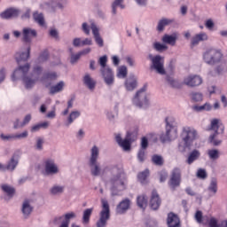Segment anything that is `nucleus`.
I'll return each mask as SVG.
<instances>
[{
	"mask_svg": "<svg viewBox=\"0 0 227 227\" xmlns=\"http://www.w3.org/2000/svg\"><path fill=\"white\" fill-rule=\"evenodd\" d=\"M110 173L109 184L112 196H118L121 191L127 189L125 173L118 165H108L104 168L103 173Z\"/></svg>",
	"mask_w": 227,
	"mask_h": 227,
	"instance_id": "nucleus-1",
	"label": "nucleus"
},
{
	"mask_svg": "<svg viewBox=\"0 0 227 227\" xmlns=\"http://www.w3.org/2000/svg\"><path fill=\"white\" fill-rule=\"evenodd\" d=\"M31 66L26 64L25 66H20L12 74V80L17 81V79H22L25 88L31 90L37 81H40V74H42V67L35 66L31 74H27Z\"/></svg>",
	"mask_w": 227,
	"mask_h": 227,
	"instance_id": "nucleus-2",
	"label": "nucleus"
},
{
	"mask_svg": "<svg viewBox=\"0 0 227 227\" xmlns=\"http://www.w3.org/2000/svg\"><path fill=\"white\" fill-rule=\"evenodd\" d=\"M224 124L221 121V119L214 118L211 119L210 124L207 127V130L213 133L210 134L208 137V143L213 146H220L223 144V140L217 138L219 135L224 134Z\"/></svg>",
	"mask_w": 227,
	"mask_h": 227,
	"instance_id": "nucleus-3",
	"label": "nucleus"
},
{
	"mask_svg": "<svg viewBox=\"0 0 227 227\" xmlns=\"http://www.w3.org/2000/svg\"><path fill=\"white\" fill-rule=\"evenodd\" d=\"M196 136H198V132L196 129L191 127H186L183 129L182 134H181V142H179L178 145V150L179 152H185V150H191V146H192V143L194 139H196Z\"/></svg>",
	"mask_w": 227,
	"mask_h": 227,
	"instance_id": "nucleus-4",
	"label": "nucleus"
},
{
	"mask_svg": "<svg viewBox=\"0 0 227 227\" xmlns=\"http://www.w3.org/2000/svg\"><path fill=\"white\" fill-rule=\"evenodd\" d=\"M98 155H100V149L97 145H94L90 149V156L88 162L91 176H100L103 173L102 167H100V163L98 162Z\"/></svg>",
	"mask_w": 227,
	"mask_h": 227,
	"instance_id": "nucleus-5",
	"label": "nucleus"
},
{
	"mask_svg": "<svg viewBox=\"0 0 227 227\" xmlns=\"http://www.w3.org/2000/svg\"><path fill=\"white\" fill-rule=\"evenodd\" d=\"M98 64L100 65V73L106 86H113L114 84V74L113 69L107 66V55L99 58Z\"/></svg>",
	"mask_w": 227,
	"mask_h": 227,
	"instance_id": "nucleus-6",
	"label": "nucleus"
},
{
	"mask_svg": "<svg viewBox=\"0 0 227 227\" xmlns=\"http://www.w3.org/2000/svg\"><path fill=\"white\" fill-rule=\"evenodd\" d=\"M202 59L207 65L214 67L223 61V52L215 48H207L202 55Z\"/></svg>",
	"mask_w": 227,
	"mask_h": 227,
	"instance_id": "nucleus-7",
	"label": "nucleus"
},
{
	"mask_svg": "<svg viewBox=\"0 0 227 227\" xmlns=\"http://www.w3.org/2000/svg\"><path fill=\"white\" fill-rule=\"evenodd\" d=\"M166 122V133L160 135V141L166 143L171 141L176 137V121L173 116H168L165 119Z\"/></svg>",
	"mask_w": 227,
	"mask_h": 227,
	"instance_id": "nucleus-8",
	"label": "nucleus"
},
{
	"mask_svg": "<svg viewBox=\"0 0 227 227\" xmlns=\"http://www.w3.org/2000/svg\"><path fill=\"white\" fill-rule=\"evenodd\" d=\"M146 85L139 89L132 98V102L136 107H143L146 109L149 106L148 95L146 94Z\"/></svg>",
	"mask_w": 227,
	"mask_h": 227,
	"instance_id": "nucleus-9",
	"label": "nucleus"
},
{
	"mask_svg": "<svg viewBox=\"0 0 227 227\" xmlns=\"http://www.w3.org/2000/svg\"><path fill=\"white\" fill-rule=\"evenodd\" d=\"M102 210L99 213V219L96 223L97 227H106L107 222L111 219V209L109 208V202L105 199L101 200Z\"/></svg>",
	"mask_w": 227,
	"mask_h": 227,
	"instance_id": "nucleus-10",
	"label": "nucleus"
},
{
	"mask_svg": "<svg viewBox=\"0 0 227 227\" xmlns=\"http://www.w3.org/2000/svg\"><path fill=\"white\" fill-rule=\"evenodd\" d=\"M148 59L152 62L151 68L155 70L160 75H166V69H164V58L160 55L153 56L148 55Z\"/></svg>",
	"mask_w": 227,
	"mask_h": 227,
	"instance_id": "nucleus-11",
	"label": "nucleus"
},
{
	"mask_svg": "<svg viewBox=\"0 0 227 227\" xmlns=\"http://www.w3.org/2000/svg\"><path fill=\"white\" fill-rule=\"evenodd\" d=\"M59 173V167L54 160L48 158L44 160V176H54Z\"/></svg>",
	"mask_w": 227,
	"mask_h": 227,
	"instance_id": "nucleus-12",
	"label": "nucleus"
},
{
	"mask_svg": "<svg viewBox=\"0 0 227 227\" xmlns=\"http://www.w3.org/2000/svg\"><path fill=\"white\" fill-rule=\"evenodd\" d=\"M115 141L124 152H130V146L134 139L130 138V133H127L124 139L121 138V134L118 133L115 135Z\"/></svg>",
	"mask_w": 227,
	"mask_h": 227,
	"instance_id": "nucleus-13",
	"label": "nucleus"
},
{
	"mask_svg": "<svg viewBox=\"0 0 227 227\" xmlns=\"http://www.w3.org/2000/svg\"><path fill=\"white\" fill-rule=\"evenodd\" d=\"M180 182H182V170L179 168H175L172 170L168 185L172 191H175L176 187H180Z\"/></svg>",
	"mask_w": 227,
	"mask_h": 227,
	"instance_id": "nucleus-14",
	"label": "nucleus"
},
{
	"mask_svg": "<svg viewBox=\"0 0 227 227\" xmlns=\"http://www.w3.org/2000/svg\"><path fill=\"white\" fill-rule=\"evenodd\" d=\"M184 84L189 88H196L203 83V78L198 74H190L184 79Z\"/></svg>",
	"mask_w": 227,
	"mask_h": 227,
	"instance_id": "nucleus-15",
	"label": "nucleus"
},
{
	"mask_svg": "<svg viewBox=\"0 0 227 227\" xmlns=\"http://www.w3.org/2000/svg\"><path fill=\"white\" fill-rule=\"evenodd\" d=\"M138 86L137 76L136 74H129L124 82V88L126 91H134Z\"/></svg>",
	"mask_w": 227,
	"mask_h": 227,
	"instance_id": "nucleus-16",
	"label": "nucleus"
},
{
	"mask_svg": "<svg viewBox=\"0 0 227 227\" xmlns=\"http://www.w3.org/2000/svg\"><path fill=\"white\" fill-rule=\"evenodd\" d=\"M37 33L35 29L31 27H24L22 31L23 41L26 43H31L33 38H36Z\"/></svg>",
	"mask_w": 227,
	"mask_h": 227,
	"instance_id": "nucleus-17",
	"label": "nucleus"
},
{
	"mask_svg": "<svg viewBox=\"0 0 227 227\" xmlns=\"http://www.w3.org/2000/svg\"><path fill=\"white\" fill-rule=\"evenodd\" d=\"M20 15V10L15 8H10L5 10L0 14L1 19H4L6 20L10 19H17Z\"/></svg>",
	"mask_w": 227,
	"mask_h": 227,
	"instance_id": "nucleus-18",
	"label": "nucleus"
},
{
	"mask_svg": "<svg viewBox=\"0 0 227 227\" xmlns=\"http://www.w3.org/2000/svg\"><path fill=\"white\" fill-rule=\"evenodd\" d=\"M90 29L92 30V35H94L96 43L98 45V47H104V39H102V36H100L98 27L94 22L90 24Z\"/></svg>",
	"mask_w": 227,
	"mask_h": 227,
	"instance_id": "nucleus-19",
	"label": "nucleus"
},
{
	"mask_svg": "<svg viewBox=\"0 0 227 227\" xmlns=\"http://www.w3.org/2000/svg\"><path fill=\"white\" fill-rule=\"evenodd\" d=\"M63 217H64V221H66V223H68L70 224V221H72V219L77 218V214H75V212L71 211V212L66 213L63 216H56L53 220L54 224H59V223L63 221Z\"/></svg>",
	"mask_w": 227,
	"mask_h": 227,
	"instance_id": "nucleus-20",
	"label": "nucleus"
},
{
	"mask_svg": "<svg viewBox=\"0 0 227 227\" xmlns=\"http://www.w3.org/2000/svg\"><path fill=\"white\" fill-rule=\"evenodd\" d=\"M176 40H178V33L175 32L171 35H164L161 38V42L163 43H167L168 45L175 46L176 44Z\"/></svg>",
	"mask_w": 227,
	"mask_h": 227,
	"instance_id": "nucleus-21",
	"label": "nucleus"
},
{
	"mask_svg": "<svg viewBox=\"0 0 227 227\" xmlns=\"http://www.w3.org/2000/svg\"><path fill=\"white\" fill-rule=\"evenodd\" d=\"M160 198L159 197V193L157 191L153 190L151 196L150 207L153 210H158L159 207H160Z\"/></svg>",
	"mask_w": 227,
	"mask_h": 227,
	"instance_id": "nucleus-22",
	"label": "nucleus"
},
{
	"mask_svg": "<svg viewBox=\"0 0 227 227\" xmlns=\"http://www.w3.org/2000/svg\"><path fill=\"white\" fill-rule=\"evenodd\" d=\"M81 117V111L74 110L69 113L66 119L65 127H70L77 118Z\"/></svg>",
	"mask_w": 227,
	"mask_h": 227,
	"instance_id": "nucleus-23",
	"label": "nucleus"
},
{
	"mask_svg": "<svg viewBox=\"0 0 227 227\" xmlns=\"http://www.w3.org/2000/svg\"><path fill=\"white\" fill-rule=\"evenodd\" d=\"M129 208H130V200L125 199L116 207V213L120 215L125 214Z\"/></svg>",
	"mask_w": 227,
	"mask_h": 227,
	"instance_id": "nucleus-24",
	"label": "nucleus"
},
{
	"mask_svg": "<svg viewBox=\"0 0 227 227\" xmlns=\"http://www.w3.org/2000/svg\"><path fill=\"white\" fill-rule=\"evenodd\" d=\"M201 157V153L198 149H194L192 152L189 153L188 157L186 159V164H193L196 162Z\"/></svg>",
	"mask_w": 227,
	"mask_h": 227,
	"instance_id": "nucleus-25",
	"label": "nucleus"
},
{
	"mask_svg": "<svg viewBox=\"0 0 227 227\" xmlns=\"http://www.w3.org/2000/svg\"><path fill=\"white\" fill-rule=\"evenodd\" d=\"M83 84L86 86L90 91L95 90V86H97V82L90 75V74H86L83 76Z\"/></svg>",
	"mask_w": 227,
	"mask_h": 227,
	"instance_id": "nucleus-26",
	"label": "nucleus"
},
{
	"mask_svg": "<svg viewBox=\"0 0 227 227\" xmlns=\"http://www.w3.org/2000/svg\"><path fill=\"white\" fill-rule=\"evenodd\" d=\"M167 224L168 227H180V218L173 213L168 214Z\"/></svg>",
	"mask_w": 227,
	"mask_h": 227,
	"instance_id": "nucleus-27",
	"label": "nucleus"
},
{
	"mask_svg": "<svg viewBox=\"0 0 227 227\" xmlns=\"http://www.w3.org/2000/svg\"><path fill=\"white\" fill-rule=\"evenodd\" d=\"M22 214L24 217H29L31 215V212H33V207H31V200H25L22 207H21Z\"/></svg>",
	"mask_w": 227,
	"mask_h": 227,
	"instance_id": "nucleus-28",
	"label": "nucleus"
},
{
	"mask_svg": "<svg viewBox=\"0 0 227 227\" xmlns=\"http://www.w3.org/2000/svg\"><path fill=\"white\" fill-rule=\"evenodd\" d=\"M17 166H19V159L16 156H12L5 165V171H15Z\"/></svg>",
	"mask_w": 227,
	"mask_h": 227,
	"instance_id": "nucleus-29",
	"label": "nucleus"
},
{
	"mask_svg": "<svg viewBox=\"0 0 227 227\" xmlns=\"http://www.w3.org/2000/svg\"><path fill=\"white\" fill-rule=\"evenodd\" d=\"M112 15H117L118 13V8H121V10H124L125 5L123 4V0H114L112 4Z\"/></svg>",
	"mask_w": 227,
	"mask_h": 227,
	"instance_id": "nucleus-30",
	"label": "nucleus"
},
{
	"mask_svg": "<svg viewBox=\"0 0 227 227\" xmlns=\"http://www.w3.org/2000/svg\"><path fill=\"white\" fill-rule=\"evenodd\" d=\"M30 54L31 47H27L26 51L17 53L16 59L18 63H20V61H27V59H29Z\"/></svg>",
	"mask_w": 227,
	"mask_h": 227,
	"instance_id": "nucleus-31",
	"label": "nucleus"
},
{
	"mask_svg": "<svg viewBox=\"0 0 227 227\" xmlns=\"http://www.w3.org/2000/svg\"><path fill=\"white\" fill-rule=\"evenodd\" d=\"M208 40V35H207L206 33H200L197 34L194 37H192V45H198V43H200V42H205Z\"/></svg>",
	"mask_w": 227,
	"mask_h": 227,
	"instance_id": "nucleus-32",
	"label": "nucleus"
},
{
	"mask_svg": "<svg viewBox=\"0 0 227 227\" xmlns=\"http://www.w3.org/2000/svg\"><path fill=\"white\" fill-rule=\"evenodd\" d=\"M65 4H67V0H51L50 2V6L52 10H63L65 8Z\"/></svg>",
	"mask_w": 227,
	"mask_h": 227,
	"instance_id": "nucleus-33",
	"label": "nucleus"
},
{
	"mask_svg": "<svg viewBox=\"0 0 227 227\" xmlns=\"http://www.w3.org/2000/svg\"><path fill=\"white\" fill-rule=\"evenodd\" d=\"M91 214H93V207L83 210L82 223V224H90V219H91Z\"/></svg>",
	"mask_w": 227,
	"mask_h": 227,
	"instance_id": "nucleus-34",
	"label": "nucleus"
},
{
	"mask_svg": "<svg viewBox=\"0 0 227 227\" xmlns=\"http://www.w3.org/2000/svg\"><path fill=\"white\" fill-rule=\"evenodd\" d=\"M172 22H173V20H169L166 18L160 20L157 25V31H159L160 33H162L166 26H169V24H172Z\"/></svg>",
	"mask_w": 227,
	"mask_h": 227,
	"instance_id": "nucleus-35",
	"label": "nucleus"
},
{
	"mask_svg": "<svg viewBox=\"0 0 227 227\" xmlns=\"http://www.w3.org/2000/svg\"><path fill=\"white\" fill-rule=\"evenodd\" d=\"M137 204L139 208L145 210V208H146V206L148 205V197H146L145 195H139L137 198Z\"/></svg>",
	"mask_w": 227,
	"mask_h": 227,
	"instance_id": "nucleus-36",
	"label": "nucleus"
},
{
	"mask_svg": "<svg viewBox=\"0 0 227 227\" xmlns=\"http://www.w3.org/2000/svg\"><path fill=\"white\" fill-rule=\"evenodd\" d=\"M207 153L209 160H217L221 157V153L217 149H208Z\"/></svg>",
	"mask_w": 227,
	"mask_h": 227,
	"instance_id": "nucleus-37",
	"label": "nucleus"
},
{
	"mask_svg": "<svg viewBox=\"0 0 227 227\" xmlns=\"http://www.w3.org/2000/svg\"><path fill=\"white\" fill-rule=\"evenodd\" d=\"M148 176H150V170L145 169L137 175V180L140 182V184H146L148 180Z\"/></svg>",
	"mask_w": 227,
	"mask_h": 227,
	"instance_id": "nucleus-38",
	"label": "nucleus"
},
{
	"mask_svg": "<svg viewBox=\"0 0 227 227\" xmlns=\"http://www.w3.org/2000/svg\"><path fill=\"white\" fill-rule=\"evenodd\" d=\"M63 88H65V82L61 81L56 85L51 87L50 93L51 95H55V93H59V91H63Z\"/></svg>",
	"mask_w": 227,
	"mask_h": 227,
	"instance_id": "nucleus-39",
	"label": "nucleus"
},
{
	"mask_svg": "<svg viewBox=\"0 0 227 227\" xmlns=\"http://www.w3.org/2000/svg\"><path fill=\"white\" fill-rule=\"evenodd\" d=\"M33 19L35 22L39 24V26H44L45 24V19L43 18V14L38 12H35L33 13Z\"/></svg>",
	"mask_w": 227,
	"mask_h": 227,
	"instance_id": "nucleus-40",
	"label": "nucleus"
},
{
	"mask_svg": "<svg viewBox=\"0 0 227 227\" xmlns=\"http://www.w3.org/2000/svg\"><path fill=\"white\" fill-rule=\"evenodd\" d=\"M50 192L53 196H58V194H63V192H65V186L55 184L51 188Z\"/></svg>",
	"mask_w": 227,
	"mask_h": 227,
	"instance_id": "nucleus-41",
	"label": "nucleus"
},
{
	"mask_svg": "<svg viewBox=\"0 0 227 227\" xmlns=\"http://www.w3.org/2000/svg\"><path fill=\"white\" fill-rule=\"evenodd\" d=\"M1 189L9 198H13V194H15V188L10 186L9 184H2Z\"/></svg>",
	"mask_w": 227,
	"mask_h": 227,
	"instance_id": "nucleus-42",
	"label": "nucleus"
},
{
	"mask_svg": "<svg viewBox=\"0 0 227 227\" xmlns=\"http://www.w3.org/2000/svg\"><path fill=\"white\" fill-rule=\"evenodd\" d=\"M43 145H45V138L43 137H36L35 142V148L37 152H42L43 150Z\"/></svg>",
	"mask_w": 227,
	"mask_h": 227,
	"instance_id": "nucleus-43",
	"label": "nucleus"
},
{
	"mask_svg": "<svg viewBox=\"0 0 227 227\" xmlns=\"http://www.w3.org/2000/svg\"><path fill=\"white\" fill-rule=\"evenodd\" d=\"M207 191L211 192V194H217V178H211L210 184L207 187Z\"/></svg>",
	"mask_w": 227,
	"mask_h": 227,
	"instance_id": "nucleus-44",
	"label": "nucleus"
},
{
	"mask_svg": "<svg viewBox=\"0 0 227 227\" xmlns=\"http://www.w3.org/2000/svg\"><path fill=\"white\" fill-rule=\"evenodd\" d=\"M193 109L197 113H201L203 111H212V105H210V103H206L202 106H194Z\"/></svg>",
	"mask_w": 227,
	"mask_h": 227,
	"instance_id": "nucleus-45",
	"label": "nucleus"
},
{
	"mask_svg": "<svg viewBox=\"0 0 227 227\" xmlns=\"http://www.w3.org/2000/svg\"><path fill=\"white\" fill-rule=\"evenodd\" d=\"M167 82H168V84L171 86V88H176V90H180V88H182V83L178 82V80H175L170 76L167 77Z\"/></svg>",
	"mask_w": 227,
	"mask_h": 227,
	"instance_id": "nucleus-46",
	"label": "nucleus"
},
{
	"mask_svg": "<svg viewBox=\"0 0 227 227\" xmlns=\"http://www.w3.org/2000/svg\"><path fill=\"white\" fill-rule=\"evenodd\" d=\"M152 162L153 164H154L155 166H163L164 165V158H162L160 155L159 154H153L152 156Z\"/></svg>",
	"mask_w": 227,
	"mask_h": 227,
	"instance_id": "nucleus-47",
	"label": "nucleus"
},
{
	"mask_svg": "<svg viewBox=\"0 0 227 227\" xmlns=\"http://www.w3.org/2000/svg\"><path fill=\"white\" fill-rule=\"evenodd\" d=\"M153 49H154V51L157 52H164V51H168V45L155 42L153 43Z\"/></svg>",
	"mask_w": 227,
	"mask_h": 227,
	"instance_id": "nucleus-48",
	"label": "nucleus"
},
{
	"mask_svg": "<svg viewBox=\"0 0 227 227\" xmlns=\"http://www.w3.org/2000/svg\"><path fill=\"white\" fill-rule=\"evenodd\" d=\"M127 74H129V71L127 70L126 66H121L117 70V77L119 79H125V77H127Z\"/></svg>",
	"mask_w": 227,
	"mask_h": 227,
	"instance_id": "nucleus-49",
	"label": "nucleus"
},
{
	"mask_svg": "<svg viewBox=\"0 0 227 227\" xmlns=\"http://www.w3.org/2000/svg\"><path fill=\"white\" fill-rule=\"evenodd\" d=\"M49 128V122L44 121L41 122L39 124H35L31 128V132H38L41 129H48Z\"/></svg>",
	"mask_w": 227,
	"mask_h": 227,
	"instance_id": "nucleus-50",
	"label": "nucleus"
},
{
	"mask_svg": "<svg viewBox=\"0 0 227 227\" xmlns=\"http://www.w3.org/2000/svg\"><path fill=\"white\" fill-rule=\"evenodd\" d=\"M28 137H29V132L27 130H24L21 133L14 134L15 141H21V139H27Z\"/></svg>",
	"mask_w": 227,
	"mask_h": 227,
	"instance_id": "nucleus-51",
	"label": "nucleus"
},
{
	"mask_svg": "<svg viewBox=\"0 0 227 227\" xmlns=\"http://www.w3.org/2000/svg\"><path fill=\"white\" fill-rule=\"evenodd\" d=\"M114 111L115 113H114L113 111L106 112V117L110 121H113V120H114V118L118 116V105L114 106Z\"/></svg>",
	"mask_w": 227,
	"mask_h": 227,
	"instance_id": "nucleus-52",
	"label": "nucleus"
},
{
	"mask_svg": "<svg viewBox=\"0 0 227 227\" xmlns=\"http://www.w3.org/2000/svg\"><path fill=\"white\" fill-rule=\"evenodd\" d=\"M45 79H49L50 81H56L58 79V74L56 72L47 73L43 75L41 81H45Z\"/></svg>",
	"mask_w": 227,
	"mask_h": 227,
	"instance_id": "nucleus-53",
	"label": "nucleus"
},
{
	"mask_svg": "<svg viewBox=\"0 0 227 227\" xmlns=\"http://www.w3.org/2000/svg\"><path fill=\"white\" fill-rule=\"evenodd\" d=\"M191 97L193 102H201L203 100V94L200 92H192Z\"/></svg>",
	"mask_w": 227,
	"mask_h": 227,
	"instance_id": "nucleus-54",
	"label": "nucleus"
},
{
	"mask_svg": "<svg viewBox=\"0 0 227 227\" xmlns=\"http://www.w3.org/2000/svg\"><path fill=\"white\" fill-rule=\"evenodd\" d=\"M195 220L199 224H201L203 221H207V216H203V212L201 211H197L195 213Z\"/></svg>",
	"mask_w": 227,
	"mask_h": 227,
	"instance_id": "nucleus-55",
	"label": "nucleus"
},
{
	"mask_svg": "<svg viewBox=\"0 0 227 227\" xmlns=\"http://www.w3.org/2000/svg\"><path fill=\"white\" fill-rule=\"evenodd\" d=\"M0 139H2V141H9V142L15 141V134L4 135L2 133L0 135Z\"/></svg>",
	"mask_w": 227,
	"mask_h": 227,
	"instance_id": "nucleus-56",
	"label": "nucleus"
},
{
	"mask_svg": "<svg viewBox=\"0 0 227 227\" xmlns=\"http://www.w3.org/2000/svg\"><path fill=\"white\" fill-rule=\"evenodd\" d=\"M137 160L138 162H145V160H146V151L144 149H139L137 153Z\"/></svg>",
	"mask_w": 227,
	"mask_h": 227,
	"instance_id": "nucleus-57",
	"label": "nucleus"
},
{
	"mask_svg": "<svg viewBox=\"0 0 227 227\" xmlns=\"http://www.w3.org/2000/svg\"><path fill=\"white\" fill-rule=\"evenodd\" d=\"M49 59V51H43L37 59L38 63H43Z\"/></svg>",
	"mask_w": 227,
	"mask_h": 227,
	"instance_id": "nucleus-58",
	"label": "nucleus"
},
{
	"mask_svg": "<svg viewBox=\"0 0 227 227\" xmlns=\"http://www.w3.org/2000/svg\"><path fill=\"white\" fill-rule=\"evenodd\" d=\"M81 53L78 52L76 54H72L70 56V63L71 65H75V63H77L79 61V59H81Z\"/></svg>",
	"mask_w": 227,
	"mask_h": 227,
	"instance_id": "nucleus-59",
	"label": "nucleus"
},
{
	"mask_svg": "<svg viewBox=\"0 0 227 227\" xmlns=\"http://www.w3.org/2000/svg\"><path fill=\"white\" fill-rule=\"evenodd\" d=\"M206 221L207 222L209 227H219V223H217V219L214 217H211L210 219L207 217Z\"/></svg>",
	"mask_w": 227,
	"mask_h": 227,
	"instance_id": "nucleus-60",
	"label": "nucleus"
},
{
	"mask_svg": "<svg viewBox=\"0 0 227 227\" xmlns=\"http://www.w3.org/2000/svg\"><path fill=\"white\" fill-rule=\"evenodd\" d=\"M197 176H198V178H200L201 180H205V178H207V170H205L203 168H200L197 171Z\"/></svg>",
	"mask_w": 227,
	"mask_h": 227,
	"instance_id": "nucleus-61",
	"label": "nucleus"
},
{
	"mask_svg": "<svg viewBox=\"0 0 227 227\" xmlns=\"http://www.w3.org/2000/svg\"><path fill=\"white\" fill-rule=\"evenodd\" d=\"M31 17V9L27 8L26 11L21 14V20H27Z\"/></svg>",
	"mask_w": 227,
	"mask_h": 227,
	"instance_id": "nucleus-62",
	"label": "nucleus"
},
{
	"mask_svg": "<svg viewBox=\"0 0 227 227\" xmlns=\"http://www.w3.org/2000/svg\"><path fill=\"white\" fill-rule=\"evenodd\" d=\"M24 128V124L22 122H20V121L19 119H16L13 121V129H15L17 130V129H22Z\"/></svg>",
	"mask_w": 227,
	"mask_h": 227,
	"instance_id": "nucleus-63",
	"label": "nucleus"
},
{
	"mask_svg": "<svg viewBox=\"0 0 227 227\" xmlns=\"http://www.w3.org/2000/svg\"><path fill=\"white\" fill-rule=\"evenodd\" d=\"M82 31H83L85 35H90V27L88 26V23L83 22L82 24Z\"/></svg>",
	"mask_w": 227,
	"mask_h": 227,
	"instance_id": "nucleus-64",
	"label": "nucleus"
}]
</instances>
